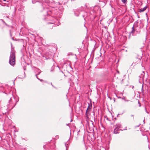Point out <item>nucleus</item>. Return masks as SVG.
Segmentation results:
<instances>
[{"label":"nucleus","mask_w":150,"mask_h":150,"mask_svg":"<svg viewBox=\"0 0 150 150\" xmlns=\"http://www.w3.org/2000/svg\"><path fill=\"white\" fill-rule=\"evenodd\" d=\"M135 31V30L134 29V26H133L132 27V30L131 32V33H133Z\"/></svg>","instance_id":"1a4fd4ad"},{"label":"nucleus","mask_w":150,"mask_h":150,"mask_svg":"<svg viewBox=\"0 0 150 150\" xmlns=\"http://www.w3.org/2000/svg\"><path fill=\"white\" fill-rule=\"evenodd\" d=\"M146 74H147V75H148V74H147V73H146Z\"/></svg>","instance_id":"412c9836"},{"label":"nucleus","mask_w":150,"mask_h":150,"mask_svg":"<svg viewBox=\"0 0 150 150\" xmlns=\"http://www.w3.org/2000/svg\"><path fill=\"white\" fill-rule=\"evenodd\" d=\"M88 108L86 110V117L88 116V114L89 113V111H90L92 107V104L91 103L90 104L88 103Z\"/></svg>","instance_id":"7ed1b4c3"},{"label":"nucleus","mask_w":150,"mask_h":150,"mask_svg":"<svg viewBox=\"0 0 150 150\" xmlns=\"http://www.w3.org/2000/svg\"><path fill=\"white\" fill-rule=\"evenodd\" d=\"M122 1L123 3L125 4L127 0H122Z\"/></svg>","instance_id":"9b49d317"},{"label":"nucleus","mask_w":150,"mask_h":150,"mask_svg":"<svg viewBox=\"0 0 150 150\" xmlns=\"http://www.w3.org/2000/svg\"><path fill=\"white\" fill-rule=\"evenodd\" d=\"M74 13L75 15L76 16H78L79 15V14L82 13H80L79 11V9L78 11L74 12Z\"/></svg>","instance_id":"0eeeda50"},{"label":"nucleus","mask_w":150,"mask_h":150,"mask_svg":"<svg viewBox=\"0 0 150 150\" xmlns=\"http://www.w3.org/2000/svg\"><path fill=\"white\" fill-rule=\"evenodd\" d=\"M35 76H36V78H37V79H38V80H40V79L39 78H38L37 76V74H36L35 75Z\"/></svg>","instance_id":"2eb2a0df"},{"label":"nucleus","mask_w":150,"mask_h":150,"mask_svg":"<svg viewBox=\"0 0 150 150\" xmlns=\"http://www.w3.org/2000/svg\"><path fill=\"white\" fill-rule=\"evenodd\" d=\"M147 7L146 6H145L143 8H140L139 9V12L141 13L145 11Z\"/></svg>","instance_id":"423d86ee"},{"label":"nucleus","mask_w":150,"mask_h":150,"mask_svg":"<svg viewBox=\"0 0 150 150\" xmlns=\"http://www.w3.org/2000/svg\"><path fill=\"white\" fill-rule=\"evenodd\" d=\"M53 9H52V10L51 11H50V12H51L52 13H53Z\"/></svg>","instance_id":"4468645a"},{"label":"nucleus","mask_w":150,"mask_h":150,"mask_svg":"<svg viewBox=\"0 0 150 150\" xmlns=\"http://www.w3.org/2000/svg\"><path fill=\"white\" fill-rule=\"evenodd\" d=\"M68 145V144H65V146L66 147V150H67V145Z\"/></svg>","instance_id":"dca6fc26"},{"label":"nucleus","mask_w":150,"mask_h":150,"mask_svg":"<svg viewBox=\"0 0 150 150\" xmlns=\"http://www.w3.org/2000/svg\"><path fill=\"white\" fill-rule=\"evenodd\" d=\"M83 12L84 13V14H81L83 17H86L87 16V13L86 12L83 11Z\"/></svg>","instance_id":"6e6552de"},{"label":"nucleus","mask_w":150,"mask_h":150,"mask_svg":"<svg viewBox=\"0 0 150 150\" xmlns=\"http://www.w3.org/2000/svg\"><path fill=\"white\" fill-rule=\"evenodd\" d=\"M131 116L133 117V119L134 120V115H131Z\"/></svg>","instance_id":"ddd939ff"},{"label":"nucleus","mask_w":150,"mask_h":150,"mask_svg":"<svg viewBox=\"0 0 150 150\" xmlns=\"http://www.w3.org/2000/svg\"><path fill=\"white\" fill-rule=\"evenodd\" d=\"M106 118H107V120H108V118L107 117H106Z\"/></svg>","instance_id":"aec40b11"},{"label":"nucleus","mask_w":150,"mask_h":150,"mask_svg":"<svg viewBox=\"0 0 150 150\" xmlns=\"http://www.w3.org/2000/svg\"><path fill=\"white\" fill-rule=\"evenodd\" d=\"M9 63L12 66H13L15 64V56L14 50L12 49H11V52Z\"/></svg>","instance_id":"f257e3e1"},{"label":"nucleus","mask_w":150,"mask_h":150,"mask_svg":"<svg viewBox=\"0 0 150 150\" xmlns=\"http://www.w3.org/2000/svg\"><path fill=\"white\" fill-rule=\"evenodd\" d=\"M114 127H115L114 133L115 134L119 133V131L120 130V128H121L122 126L120 124L118 123L115 125Z\"/></svg>","instance_id":"f03ea898"},{"label":"nucleus","mask_w":150,"mask_h":150,"mask_svg":"<svg viewBox=\"0 0 150 150\" xmlns=\"http://www.w3.org/2000/svg\"><path fill=\"white\" fill-rule=\"evenodd\" d=\"M39 80H40V81H42V79H40Z\"/></svg>","instance_id":"a211bd4d"},{"label":"nucleus","mask_w":150,"mask_h":150,"mask_svg":"<svg viewBox=\"0 0 150 150\" xmlns=\"http://www.w3.org/2000/svg\"><path fill=\"white\" fill-rule=\"evenodd\" d=\"M138 103H139V106H141L140 104L139 103V101H138Z\"/></svg>","instance_id":"f3484780"},{"label":"nucleus","mask_w":150,"mask_h":150,"mask_svg":"<svg viewBox=\"0 0 150 150\" xmlns=\"http://www.w3.org/2000/svg\"><path fill=\"white\" fill-rule=\"evenodd\" d=\"M141 61L140 59L136 58L135 59V60H134L133 63L132 64V65H135L136 64H138Z\"/></svg>","instance_id":"20e7f679"},{"label":"nucleus","mask_w":150,"mask_h":150,"mask_svg":"<svg viewBox=\"0 0 150 150\" xmlns=\"http://www.w3.org/2000/svg\"><path fill=\"white\" fill-rule=\"evenodd\" d=\"M144 91V90L143 89V86L142 87V92L143 93Z\"/></svg>","instance_id":"f8f14e48"},{"label":"nucleus","mask_w":150,"mask_h":150,"mask_svg":"<svg viewBox=\"0 0 150 150\" xmlns=\"http://www.w3.org/2000/svg\"><path fill=\"white\" fill-rule=\"evenodd\" d=\"M145 74V73H144V72L143 71L142 73L141 74V75L139 76V77L140 78L139 80L143 79L144 78Z\"/></svg>","instance_id":"39448f33"},{"label":"nucleus","mask_w":150,"mask_h":150,"mask_svg":"<svg viewBox=\"0 0 150 150\" xmlns=\"http://www.w3.org/2000/svg\"><path fill=\"white\" fill-rule=\"evenodd\" d=\"M51 85H52V86H53V85H52V83H51Z\"/></svg>","instance_id":"6ab92c4d"},{"label":"nucleus","mask_w":150,"mask_h":150,"mask_svg":"<svg viewBox=\"0 0 150 150\" xmlns=\"http://www.w3.org/2000/svg\"><path fill=\"white\" fill-rule=\"evenodd\" d=\"M37 69L38 70V74L37 75H39L41 71L39 69Z\"/></svg>","instance_id":"9d476101"}]
</instances>
